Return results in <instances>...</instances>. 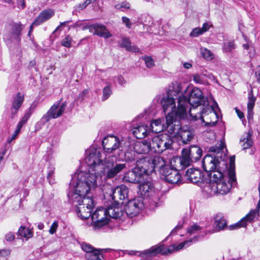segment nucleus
Wrapping results in <instances>:
<instances>
[{
    "label": "nucleus",
    "instance_id": "20e7f679",
    "mask_svg": "<svg viewBox=\"0 0 260 260\" xmlns=\"http://www.w3.org/2000/svg\"><path fill=\"white\" fill-rule=\"evenodd\" d=\"M224 144L221 141L220 143L209 148V152L212 154L204 156L203 167L204 170L208 173L218 169H226L227 165L225 160V155L223 152Z\"/></svg>",
    "mask_w": 260,
    "mask_h": 260
},
{
    "label": "nucleus",
    "instance_id": "f3484780",
    "mask_svg": "<svg viewBox=\"0 0 260 260\" xmlns=\"http://www.w3.org/2000/svg\"><path fill=\"white\" fill-rule=\"evenodd\" d=\"M121 143L119 139L114 136L106 137L102 142V145L106 152L110 153L117 149H120Z\"/></svg>",
    "mask_w": 260,
    "mask_h": 260
},
{
    "label": "nucleus",
    "instance_id": "f8f14e48",
    "mask_svg": "<svg viewBox=\"0 0 260 260\" xmlns=\"http://www.w3.org/2000/svg\"><path fill=\"white\" fill-rule=\"evenodd\" d=\"M160 174L163 179L171 184L177 183L181 179L178 171L169 166L161 169Z\"/></svg>",
    "mask_w": 260,
    "mask_h": 260
},
{
    "label": "nucleus",
    "instance_id": "9b49d317",
    "mask_svg": "<svg viewBox=\"0 0 260 260\" xmlns=\"http://www.w3.org/2000/svg\"><path fill=\"white\" fill-rule=\"evenodd\" d=\"M93 226L95 228H100L109 222L106 209L104 208L97 209L91 215Z\"/></svg>",
    "mask_w": 260,
    "mask_h": 260
},
{
    "label": "nucleus",
    "instance_id": "dca6fc26",
    "mask_svg": "<svg viewBox=\"0 0 260 260\" xmlns=\"http://www.w3.org/2000/svg\"><path fill=\"white\" fill-rule=\"evenodd\" d=\"M82 249L86 253L85 257L87 260H102V254L100 250L95 248L89 244L83 242L81 244Z\"/></svg>",
    "mask_w": 260,
    "mask_h": 260
},
{
    "label": "nucleus",
    "instance_id": "ea45409f",
    "mask_svg": "<svg viewBox=\"0 0 260 260\" xmlns=\"http://www.w3.org/2000/svg\"><path fill=\"white\" fill-rule=\"evenodd\" d=\"M112 94V90L110 84L105 87L103 89V101H105L109 98Z\"/></svg>",
    "mask_w": 260,
    "mask_h": 260
},
{
    "label": "nucleus",
    "instance_id": "8fccbe9b",
    "mask_svg": "<svg viewBox=\"0 0 260 260\" xmlns=\"http://www.w3.org/2000/svg\"><path fill=\"white\" fill-rule=\"evenodd\" d=\"M58 226V223L57 221H54L49 229V232L50 234L53 235L56 233V230Z\"/></svg>",
    "mask_w": 260,
    "mask_h": 260
},
{
    "label": "nucleus",
    "instance_id": "e2e57ef3",
    "mask_svg": "<svg viewBox=\"0 0 260 260\" xmlns=\"http://www.w3.org/2000/svg\"><path fill=\"white\" fill-rule=\"evenodd\" d=\"M211 26V25H210L209 23L206 22L203 24V26L202 27H201V29L202 30V32L204 33L210 29Z\"/></svg>",
    "mask_w": 260,
    "mask_h": 260
},
{
    "label": "nucleus",
    "instance_id": "c756f323",
    "mask_svg": "<svg viewBox=\"0 0 260 260\" xmlns=\"http://www.w3.org/2000/svg\"><path fill=\"white\" fill-rule=\"evenodd\" d=\"M151 162V166H152L153 172L154 171L155 169H158L160 172V169L164 168L165 167H167L166 165V161L165 159L159 156H154L150 157V159Z\"/></svg>",
    "mask_w": 260,
    "mask_h": 260
},
{
    "label": "nucleus",
    "instance_id": "bf43d9fd",
    "mask_svg": "<svg viewBox=\"0 0 260 260\" xmlns=\"http://www.w3.org/2000/svg\"><path fill=\"white\" fill-rule=\"evenodd\" d=\"M193 81L197 83L202 84L203 83V80L201 76L199 74H195L193 76Z\"/></svg>",
    "mask_w": 260,
    "mask_h": 260
},
{
    "label": "nucleus",
    "instance_id": "2f4dec72",
    "mask_svg": "<svg viewBox=\"0 0 260 260\" xmlns=\"http://www.w3.org/2000/svg\"><path fill=\"white\" fill-rule=\"evenodd\" d=\"M144 179L141 182H139V190L142 194L145 195L146 193L150 192L153 189L152 183L149 181H145Z\"/></svg>",
    "mask_w": 260,
    "mask_h": 260
},
{
    "label": "nucleus",
    "instance_id": "603ef678",
    "mask_svg": "<svg viewBox=\"0 0 260 260\" xmlns=\"http://www.w3.org/2000/svg\"><path fill=\"white\" fill-rule=\"evenodd\" d=\"M31 114V112H27L23 116V117L21 118L19 122H20L23 125H24L27 121L28 119L30 117V115Z\"/></svg>",
    "mask_w": 260,
    "mask_h": 260
},
{
    "label": "nucleus",
    "instance_id": "393cba45",
    "mask_svg": "<svg viewBox=\"0 0 260 260\" xmlns=\"http://www.w3.org/2000/svg\"><path fill=\"white\" fill-rule=\"evenodd\" d=\"M24 27L20 22L14 23L11 24V30L10 36L9 39L13 40H15L16 41L20 40V36L21 34V31Z\"/></svg>",
    "mask_w": 260,
    "mask_h": 260
},
{
    "label": "nucleus",
    "instance_id": "f704fd0d",
    "mask_svg": "<svg viewBox=\"0 0 260 260\" xmlns=\"http://www.w3.org/2000/svg\"><path fill=\"white\" fill-rule=\"evenodd\" d=\"M258 216V209H255L251 210L246 216L242 219H244V220L247 223L248 221L252 222L255 218H257Z\"/></svg>",
    "mask_w": 260,
    "mask_h": 260
},
{
    "label": "nucleus",
    "instance_id": "680f3d73",
    "mask_svg": "<svg viewBox=\"0 0 260 260\" xmlns=\"http://www.w3.org/2000/svg\"><path fill=\"white\" fill-rule=\"evenodd\" d=\"M255 77L258 83H260V64L256 67L255 72Z\"/></svg>",
    "mask_w": 260,
    "mask_h": 260
},
{
    "label": "nucleus",
    "instance_id": "7ed1b4c3",
    "mask_svg": "<svg viewBox=\"0 0 260 260\" xmlns=\"http://www.w3.org/2000/svg\"><path fill=\"white\" fill-rule=\"evenodd\" d=\"M82 184L83 189L86 188V183L80 179L77 174L72 177L70 183V188L74 190L73 192H69L68 197L70 201L76 207L75 211L78 217L84 220L88 218L91 215V211L94 206V201L90 196H87L94 189L84 191L79 190V186Z\"/></svg>",
    "mask_w": 260,
    "mask_h": 260
},
{
    "label": "nucleus",
    "instance_id": "0e129e2a",
    "mask_svg": "<svg viewBox=\"0 0 260 260\" xmlns=\"http://www.w3.org/2000/svg\"><path fill=\"white\" fill-rule=\"evenodd\" d=\"M235 156L234 155L232 156L230 158V169H229L228 172H230L231 170H233L234 172V170L233 169V167L235 165Z\"/></svg>",
    "mask_w": 260,
    "mask_h": 260
},
{
    "label": "nucleus",
    "instance_id": "5701e85b",
    "mask_svg": "<svg viewBox=\"0 0 260 260\" xmlns=\"http://www.w3.org/2000/svg\"><path fill=\"white\" fill-rule=\"evenodd\" d=\"M150 129L148 128L147 125L143 124H139L132 129L133 134L137 139L145 138L150 132Z\"/></svg>",
    "mask_w": 260,
    "mask_h": 260
},
{
    "label": "nucleus",
    "instance_id": "7c9ffc66",
    "mask_svg": "<svg viewBox=\"0 0 260 260\" xmlns=\"http://www.w3.org/2000/svg\"><path fill=\"white\" fill-rule=\"evenodd\" d=\"M181 90L182 87L180 83L176 82L172 83L168 88L167 94L171 97H173L174 96L178 95L181 92Z\"/></svg>",
    "mask_w": 260,
    "mask_h": 260
},
{
    "label": "nucleus",
    "instance_id": "c85d7f7f",
    "mask_svg": "<svg viewBox=\"0 0 260 260\" xmlns=\"http://www.w3.org/2000/svg\"><path fill=\"white\" fill-rule=\"evenodd\" d=\"M252 136V131H249V132L245 134L240 139V143L243 149L250 148L252 146L253 142Z\"/></svg>",
    "mask_w": 260,
    "mask_h": 260
},
{
    "label": "nucleus",
    "instance_id": "37998d69",
    "mask_svg": "<svg viewBox=\"0 0 260 260\" xmlns=\"http://www.w3.org/2000/svg\"><path fill=\"white\" fill-rule=\"evenodd\" d=\"M201 230V227L198 225L194 224L191 225L187 230V233L190 235L196 234Z\"/></svg>",
    "mask_w": 260,
    "mask_h": 260
},
{
    "label": "nucleus",
    "instance_id": "9d476101",
    "mask_svg": "<svg viewBox=\"0 0 260 260\" xmlns=\"http://www.w3.org/2000/svg\"><path fill=\"white\" fill-rule=\"evenodd\" d=\"M133 150L125 151L124 152V159L126 160H132L135 159V152L138 154H146L150 151L152 152L151 141L144 140L141 142H137L133 147Z\"/></svg>",
    "mask_w": 260,
    "mask_h": 260
},
{
    "label": "nucleus",
    "instance_id": "4c0bfd02",
    "mask_svg": "<svg viewBox=\"0 0 260 260\" xmlns=\"http://www.w3.org/2000/svg\"><path fill=\"white\" fill-rule=\"evenodd\" d=\"M248 99L247 109H253L256 98L254 96L252 90L249 92Z\"/></svg>",
    "mask_w": 260,
    "mask_h": 260
},
{
    "label": "nucleus",
    "instance_id": "79ce46f5",
    "mask_svg": "<svg viewBox=\"0 0 260 260\" xmlns=\"http://www.w3.org/2000/svg\"><path fill=\"white\" fill-rule=\"evenodd\" d=\"M201 53L205 59H211L213 58V54L207 48H201Z\"/></svg>",
    "mask_w": 260,
    "mask_h": 260
},
{
    "label": "nucleus",
    "instance_id": "473e14b6",
    "mask_svg": "<svg viewBox=\"0 0 260 260\" xmlns=\"http://www.w3.org/2000/svg\"><path fill=\"white\" fill-rule=\"evenodd\" d=\"M180 137L184 144H187L194 137V134L191 129H183L180 132Z\"/></svg>",
    "mask_w": 260,
    "mask_h": 260
},
{
    "label": "nucleus",
    "instance_id": "49530a36",
    "mask_svg": "<svg viewBox=\"0 0 260 260\" xmlns=\"http://www.w3.org/2000/svg\"><path fill=\"white\" fill-rule=\"evenodd\" d=\"M146 66L147 67L150 68L154 66V62L153 59L151 57L146 56L144 57Z\"/></svg>",
    "mask_w": 260,
    "mask_h": 260
},
{
    "label": "nucleus",
    "instance_id": "6e6d98bb",
    "mask_svg": "<svg viewBox=\"0 0 260 260\" xmlns=\"http://www.w3.org/2000/svg\"><path fill=\"white\" fill-rule=\"evenodd\" d=\"M122 22L125 24L126 27L128 28H130L131 27L132 23L128 18L125 16H123L122 17Z\"/></svg>",
    "mask_w": 260,
    "mask_h": 260
},
{
    "label": "nucleus",
    "instance_id": "2eb2a0df",
    "mask_svg": "<svg viewBox=\"0 0 260 260\" xmlns=\"http://www.w3.org/2000/svg\"><path fill=\"white\" fill-rule=\"evenodd\" d=\"M128 192V188L125 185H121L112 189L111 196L115 203L123 204H124V201L127 199Z\"/></svg>",
    "mask_w": 260,
    "mask_h": 260
},
{
    "label": "nucleus",
    "instance_id": "3c124183",
    "mask_svg": "<svg viewBox=\"0 0 260 260\" xmlns=\"http://www.w3.org/2000/svg\"><path fill=\"white\" fill-rule=\"evenodd\" d=\"M130 4L127 2H122L120 4L115 5V8L117 10H120L121 8L128 9L130 8Z\"/></svg>",
    "mask_w": 260,
    "mask_h": 260
},
{
    "label": "nucleus",
    "instance_id": "72a5a7b5",
    "mask_svg": "<svg viewBox=\"0 0 260 260\" xmlns=\"http://www.w3.org/2000/svg\"><path fill=\"white\" fill-rule=\"evenodd\" d=\"M150 128L152 132L158 133L163 131L165 127L162 123V120L160 119H158L152 121Z\"/></svg>",
    "mask_w": 260,
    "mask_h": 260
},
{
    "label": "nucleus",
    "instance_id": "a211bd4d",
    "mask_svg": "<svg viewBox=\"0 0 260 260\" xmlns=\"http://www.w3.org/2000/svg\"><path fill=\"white\" fill-rule=\"evenodd\" d=\"M143 207V204L139 199H134L129 201L125 206V212L126 214L132 217L136 216Z\"/></svg>",
    "mask_w": 260,
    "mask_h": 260
},
{
    "label": "nucleus",
    "instance_id": "a878e982",
    "mask_svg": "<svg viewBox=\"0 0 260 260\" xmlns=\"http://www.w3.org/2000/svg\"><path fill=\"white\" fill-rule=\"evenodd\" d=\"M23 100L24 96L20 92L17 93L16 96L14 97L11 115L12 118H14L15 115L17 113L18 110L21 107Z\"/></svg>",
    "mask_w": 260,
    "mask_h": 260
},
{
    "label": "nucleus",
    "instance_id": "4468645a",
    "mask_svg": "<svg viewBox=\"0 0 260 260\" xmlns=\"http://www.w3.org/2000/svg\"><path fill=\"white\" fill-rule=\"evenodd\" d=\"M209 183L206 185H216L230 177L229 172L226 169H218L208 174Z\"/></svg>",
    "mask_w": 260,
    "mask_h": 260
},
{
    "label": "nucleus",
    "instance_id": "1a4fd4ad",
    "mask_svg": "<svg viewBox=\"0 0 260 260\" xmlns=\"http://www.w3.org/2000/svg\"><path fill=\"white\" fill-rule=\"evenodd\" d=\"M202 149L196 145L191 146L187 149L182 151V157L180 158L181 165L184 167L188 166L191 162H196L202 156Z\"/></svg>",
    "mask_w": 260,
    "mask_h": 260
},
{
    "label": "nucleus",
    "instance_id": "b1692460",
    "mask_svg": "<svg viewBox=\"0 0 260 260\" xmlns=\"http://www.w3.org/2000/svg\"><path fill=\"white\" fill-rule=\"evenodd\" d=\"M119 205L115 203L108 206L106 209L107 216L108 215L109 217L113 218H118L121 217L123 215V211Z\"/></svg>",
    "mask_w": 260,
    "mask_h": 260
},
{
    "label": "nucleus",
    "instance_id": "13d9d810",
    "mask_svg": "<svg viewBox=\"0 0 260 260\" xmlns=\"http://www.w3.org/2000/svg\"><path fill=\"white\" fill-rule=\"evenodd\" d=\"M5 240L8 242L12 241L15 238V235L13 233L9 232L5 235Z\"/></svg>",
    "mask_w": 260,
    "mask_h": 260
},
{
    "label": "nucleus",
    "instance_id": "4d7b16f0",
    "mask_svg": "<svg viewBox=\"0 0 260 260\" xmlns=\"http://www.w3.org/2000/svg\"><path fill=\"white\" fill-rule=\"evenodd\" d=\"M11 250L10 249H4L0 251V257L8 256L11 253Z\"/></svg>",
    "mask_w": 260,
    "mask_h": 260
},
{
    "label": "nucleus",
    "instance_id": "09e8293b",
    "mask_svg": "<svg viewBox=\"0 0 260 260\" xmlns=\"http://www.w3.org/2000/svg\"><path fill=\"white\" fill-rule=\"evenodd\" d=\"M121 46L125 48L126 50L131 49V43L128 38H124L122 39Z\"/></svg>",
    "mask_w": 260,
    "mask_h": 260
},
{
    "label": "nucleus",
    "instance_id": "6e6552de",
    "mask_svg": "<svg viewBox=\"0 0 260 260\" xmlns=\"http://www.w3.org/2000/svg\"><path fill=\"white\" fill-rule=\"evenodd\" d=\"M152 152L160 153L172 148L173 140L167 134H161L154 137L150 141Z\"/></svg>",
    "mask_w": 260,
    "mask_h": 260
},
{
    "label": "nucleus",
    "instance_id": "423d86ee",
    "mask_svg": "<svg viewBox=\"0 0 260 260\" xmlns=\"http://www.w3.org/2000/svg\"><path fill=\"white\" fill-rule=\"evenodd\" d=\"M193 240H194L193 239L186 240L180 243L177 246L173 244L168 247L165 246L164 245L152 246L150 249L145 250L142 254L147 256H153L158 254L168 255L174 251L181 250L184 247H188L192 242Z\"/></svg>",
    "mask_w": 260,
    "mask_h": 260
},
{
    "label": "nucleus",
    "instance_id": "de8ad7c7",
    "mask_svg": "<svg viewBox=\"0 0 260 260\" xmlns=\"http://www.w3.org/2000/svg\"><path fill=\"white\" fill-rule=\"evenodd\" d=\"M204 34L200 27L194 28L190 34V36L192 37H197Z\"/></svg>",
    "mask_w": 260,
    "mask_h": 260
},
{
    "label": "nucleus",
    "instance_id": "c03bdc74",
    "mask_svg": "<svg viewBox=\"0 0 260 260\" xmlns=\"http://www.w3.org/2000/svg\"><path fill=\"white\" fill-rule=\"evenodd\" d=\"M55 171L54 167L50 165L47 168V179L49 180L50 183H51V180L53 179V174Z\"/></svg>",
    "mask_w": 260,
    "mask_h": 260
},
{
    "label": "nucleus",
    "instance_id": "e433bc0d",
    "mask_svg": "<svg viewBox=\"0 0 260 260\" xmlns=\"http://www.w3.org/2000/svg\"><path fill=\"white\" fill-rule=\"evenodd\" d=\"M18 234L20 236L25 238L28 239L31 238L33 236L32 232L29 229L24 226H21L18 230Z\"/></svg>",
    "mask_w": 260,
    "mask_h": 260
},
{
    "label": "nucleus",
    "instance_id": "cd10ccee",
    "mask_svg": "<svg viewBox=\"0 0 260 260\" xmlns=\"http://www.w3.org/2000/svg\"><path fill=\"white\" fill-rule=\"evenodd\" d=\"M55 109L54 106H51L48 111L44 114L40 120L36 124V127H37L38 125L41 123L45 124L46 122H48L52 118H56L59 117L60 113L56 114L53 111Z\"/></svg>",
    "mask_w": 260,
    "mask_h": 260
},
{
    "label": "nucleus",
    "instance_id": "ddd939ff",
    "mask_svg": "<svg viewBox=\"0 0 260 260\" xmlns=\"http://www.w3.org/2000/svg\"><path fill=\"white\" fill-rule=\"evenodd\" d=\"M150 157L147 156L138 160L135 167L145 179H147L148 175L153 172L152 166L150 160Z\"/></svg>",
    "mask_w": 260,
    "mask_h": 260
},
{
    "label": "nucleus",
    "instance_id": "0eeeda50",
    "mask_svg": "<svg viewBox=\"0 0 260 260\" xmlns=\"http://www.w3.org/2000/svg\"><path fill=\"white\" fill-rule=\"evenodd\" d=\"M161 104L162 105L164 111L166 113L168 111L166 116V122L168 125H171L174 121L180 119H184L185 118H181L176 116L175 113L178 110V107L175 108V102L174 97L170 95H164L161 100Z\"/></svg>",
    "mask_w": 260,
    "mask_h": 260
},
{
    "label": "nucleus",
    "instance_id": "a18cd8bd",
    "mask_svg": "<svg viewBox=\"0 0 260 260\" xmlns=\"http://www.w3.org/2000/svg\"><path fill=\"white\" fill-rule=\"evenodd\" d=\"M72 41V38L69 36H68L62 39L61 43L62 46L67 48H70L71 46Z\"/></svg>",
    "mask_w": 260,
    "mask_h": 260
},
{
    "label": "nucleus",
    "instance_id": "bb28decb",
    "mask_svg": "<svg viewBox=\"0 0 260 260\" xmlns=\"http://www.w3.org/2000/svg\"><path fill=\"white\" fill-rule=\"evenodd\" d=\"M213 226L215 231H219L227 228V223L225 219L221 213L217 214L214 217Z\"/></svg>",
    "mask_w": 260,
    "mask_h": 260
},
{
    "label": "nucleus",
    "instance_id": "338daca9",
    "mask_svg": "<svg viewBox=\"0 0 260 260\" xmlns=\"http://www.w3.org/2000/svg\"><path fill=\"white\" fill-rule=\"evenodd\" d=\"M118 83L121 85H123L126 83V81L123 78V77L121 76H118L116 77Z\"/></svg>",
    "mask_w": 260,
    "mask_h": 260
},
{
    "label": "nucleus",
    "instance_id": "052dcab7",
    "mask_svg": "<svg viewBox=\"0 0 260 260\" xmlns=\"http://www.w3.org/2000/svg\"><path fill=\"white\" fill-rule=\"evenodd\" d=\"M253 114V109H247V119L249 123L252 121Z\"/></svg>",
    "mask_w": 260,
    "mask_h": 260
},
{
    "label": "nucleus",
    "instance_id": "aec40b11",
    "mask_svg": "<svg viewBox=\"0 0 260 260\" xmlns=\"http://www.w3.org/2000/svg\"><path fill=\"white\" fill-rule=\"evenodd\" d=\"M90 32L94 30L93 34L103 37L104 38H109L112 36L110 32L104 25L96 23L88 26Z\"/></svg>",
    "mask_w": 260,
    "mask_h": 260
},
{
    "label": "nucleus",
    "instance_id": "4be33fe9",
    "mask_svg": "<svg viewBox=\"0 0 260 260\" xmlns=\"http://www.w3.org/2000/svg\"><path fill=\"white\" fill-rule=\"evenodd\" d=\"M54 15V11L50 9L42 11L33 22V24L38 26L49 20Z\"/></svg>",
    "mask_w": 260,
    "mask_h": 260
},
{
    "label": "nucleus",
    "instance_id": "774afa93",
    "mask_svg": "<svg viewBox=\"0 0 260 260\" xmlns=\"http://www.w3.org/2000/svg\"><path fill=\"white\" fill-rule=\"evenodd\" d=\"M37 104H38V103L36 101H34L31 105L30 107H29L28 112H31L32 113L34 111Z\"/></svg>",
    "mask_w": 260,
    "mask_h": 260
},
{
    "label": "nucleus",
    "instance_id": "c9c22d12",
    "mask_svg": "<svg viewBox=\"0 0 260 260\" xmlns=\"http://www.w3.org/2000/svg\"><path fill=\"white\" fill-rule=\"evenodd\" d=\"M236 48V45L234 41L225 42L222 46V51L224 53L232 52Z\"/></svg>",
    "mask_w": 260,
    "mask_h": 260
},
{
    "label": "nucleus",
    "instance_id": "864d4df0",
    "mask_svg": "<svg viewBox=\"0 0 260 260\" xmlns=\"http://www.w3.org/2000/svg\"><path fill=\"white\" fill-rule=\"evenodd\" d=\"M31 114V112H27L23 116V117L21 118L19 122H20L23 125H24L27 121L28 119L30 117V115Z\"/></svg>",
    "mask_w": 260,
    "mask_h": 260
},
{
    "label": "nucleus",
    "instance_id": "5fc2aeb1",
    "mask_svg": "<svg viewBox=\"0 0 260 260\" xmlns=\"http://www.w3.org/2000/svg\"><path fill=\"white\" fill-rule=\"evenodd\" d=\"M31 114V112H27L23 116V117L21 118L19 122H20L23 125H24L27 121L28 119L30 117V115Z\"/></svg>",
    "mask_w": 260,
    "mask_h": 260
},
{
    "label": "nucleus",
    "instance_id": "a19ab883",
    "mask_svg": "<svg viewBox=\"0 0 260 260\" xmlns=\"http://www.w3.org/2000/svg\"><path fill=\"white\" fill-rule=\"evenodd\" d=\"M246 226V222L244 219H241L238 222L233 224L230 225L229 227V230H234L239 229L242 227H245Z\"/></svg>",
    "mask_w": 260,
    "mask_h": 260
},
{
    "label": "nucleus",
    "instance_id": "f257e3e1",
    "mask_svg": "<svg viewBox=\"0 0 260 260\" xmlns=\"http://www.w3.org/2000/svg\"><path fill=\"white\" fill-rule=\"evenodd\" d=\"M101 157V153L99 150H90L85 158L88 166V171L77 173L79 178L86 183V188L83 189L82 185L80 184L78 187L79 190L87 191L89 189H95L97 187L96 180L98 176L103 177L105 180L112 178L126 168V164L117 162L114 156L106 157L104 161Z\"/></svg>",
    "mask_w": 260,
    "mask_h": 260
},
{
    "label": "nucleus",
    "instance_id": "412c9836",
    "mask_svg": "<svg viewBox=\"0 0 260 260\" xmlns=\"http://www.w3.org/2000/svg\"><path fill=\"white\" fill-rule=\"evenodd\" d=\"M203 176V173L200 170L194 168L188 169L185 174L186 179L193 183L201 182Z\"/></svg>",
    "mask_w": 260,
    "mask_h": 260
},
{
    "label": "nucleus",
    "instance_id": "69168bd1",
    "mask_svg": "<svg viewBox=\"0 0 260 260\" xmlns=\"http://www.w3.org/2000/svg\"><path fill=\"white\" fill-rule=\"evenodd\" d=\"M89 92V90L87 89L83 90L78 95V98L81 99L82 100L84 99V96L87 94Z\"/></svg>",
    "mask_w": 260,
    "mask_h": 260
},
{
    "label": "nucleus",
    "instance_id": "f03ea898",
    "mask_svg": "<svg viewBox=\"0 0 260 260\" xmlns=\"http://www.w3.org/2000/svg\"><path fill=\"white\" fill-rule=\"evenodd\" d=\"M207 102V99L203 95L202 91L197 87L193 88L188 92L185 91V93L180 94L177 101L178 110L175 113L176 116L181 118H186L187 117V112L192 119L197 120L199 119H202L204 122L203 117L204 115L208 114L209 113L214 115L212 112L213 109L211 108H205L202 109L201 111L198 113H192L196 108L199 106L205 105Z\"/></svg>",
    "mask_w": 260,
    "mask_h": 260
},
{
    "label": "nucleus",
    "instance_id": "58836bf2",
    "mask_svg": "<svg viewBox=\"0 0 260 260\" xmlns=\"http://www.w3.org/2000/svg\"><path fill=\"white\" fill-rule=\"evenodd\" d=\"M52 106L55 107V109L53 112L55 113H60L59 117L63 113L66 107L67 106V104L66 103H63L61 106L59 105V103H57L56 104H54Z\"/></svg>",
    "mask_w": 260,
    "mask_h": 260
},
{
    "label": "nucleus",
    "instance_id": "39448f33",
    "mask_svg": "<svg viewBox=\"0 0 260 260\" xmlns=\"http://www.w3.org/2000/svg\"><path fill=\"white\" fill-rule=\"evenodd\" d=\"M230 177L216 185H205L204 191L210 196L224 195L228 193L233 185L236 181L235 172L233 170L229 172Z\"/></svg>",
    "mask_w": 260,
    "mask_h": 260
},
{
    "label": "nucleus",
    "instance_id": "6ab92c4d",
    "mask_svg": "<svg viewBox=\"0 0 260 260\" xmlns=\"http://www.w3.org/2000/svg\"><path fill=\"white\" fill-rule=\"evenodd\" d=\"M144 178L140 175L138 168L135 167L132 171H128L125 174L123 180L127 182L138 183L144 180Z\"/></svg>",
    "mask_w": 260,
    "mask_h": 260
}]
</instances>
